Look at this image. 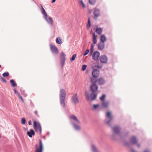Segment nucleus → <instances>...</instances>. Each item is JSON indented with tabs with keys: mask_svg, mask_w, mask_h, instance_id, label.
I'll return each mask as SVG.
<instances>
[{
	"mask_svg": "<svg viewBox=\"0 0 152 152\" xmlns=\"http://www.w3.org/2000/svg\"><path fill=\"white\" fill-rule=\"evenodd\" d=\"M66 97V93L65 90L63 89H61L60 91L59 98L60 104L63 107H65V99Z\"/></svg>",
	"mask_w": 152,
	"mask_h": 152,
	"instance_id": "1",
	"label": "nucleus"
},
{
	"mask_svg": "<svg viewBox=\"0 0 152 152\" xmlns=\"http://www.w3.org/2000/svg\"><path fill=\"white\" fill-rule=\"evenodd\" d=\"M111 138L115 141H118L124 143V137L123 135L121 134H116L112 132Z\"/></svg>",
	"mask_w": 152,
	"mask_h": 152,
	"instance_id": "2",
	"label": "nucleus"
},
{
	"mask_svg": "<svg viewBox=\"0 0 152 152\" xmlns=\"http://www.w3.org/2000/svg\"><path fill=\"white\" fill-rule=\"evenodd\" d=\"M41 6L42 10L41 12L44 15V18L47 21L48 23L51 26H52L53 25V21L52 18L50 17H48V15L46 13L45 9L42 5Z\"/></svg>",
	"mask_w": 152,
	"mask_h": 152,
	"instance_id": "3",
	"label": "nucleus"
},
{
	"mask_svg": "<svg viewBox=\"0 0 152 152\" xmlns=\"http://www.w3.org/2000/svg\"><path fill=\"white\" fill-rule=\"evenodd\" d=\"M106 116L108 119H105L104 120L105 123L108 126H110V124L111 123V121L113 120V117L110 111H109L107 113Z\"/></svg>",
	"mask_w": 152,
	"mask_h": 152,
	"instance_id": "4",
	"label": "nucleus"
},
{
	"mask_svg": "<svg viewBox=\"0 0 152 152\" xmlns=\"http://www.w3.org/2000/svg\"><path fill=\"white\" fill-rule=\"evenodd\" d=\"M110 126H108L111 128V132H114L116 134H121V128L118 125H115L112 126L111 123L110 124Z\"/></svg>",
	"mask_w": 152,
	"mask_h": 152,
	"instance_id": "5",
	"label": "nucleus"
},
{
	"mask_svg": "<svg viewBox=\"0 0 152 152\" xmlns=\"http://www.w3.org/2000/svg\"><path fill=\"white\" fill-rule=\"evenodd\" d=\"M130 143L127 142H125L126 145L128 146L129 148H130V147L131 144L132 145H135L137 144L138 142V140L136 136H133L130 137Z\"/></svg>",
	"mask_w": 152,
	"mask_h": 152,
	"instance_id": "6",
	"label": "nucleus"
},
{
	"mask_svg": "<svg viewBox=\"0 0 152 152\" xmlns=\"http://www.w3.org/2000/svg\"><path fill=\"white\" fill-rule=\"evenodd\" d=\"M66 55L63 52H62L60 54L61 58V63L62 66V67L64 66L66 60Z\"/></svg>",
	"mask_w": 152,
	"mask_h": 152,
	"instance_id": "7",
	"label": "nucleus"
},
{
	"mask_svg": "<svg viewBox=\"0 0 152 152\" xmlns=\"http://www.w3.org/2000/svg\"><path fill=\"white\" fill-rule=\"evenodd\" d=\"M38 141L39 143V148L37 147V145L36 144L35 146L36 148V152H42L43 148V144L40 139H39Z\"/></svg>",
	"mask_w": 152,
	"mask_h": 152,
	"instance_id": "8",
	"label": "nucleus"
},
{
	"mask_svg": "<svg viewBox=\"0 0 152 152\" xmlns=\"http://www.w3.org/2000/svg\"><path fill=\"white\" fill-rule=\"evenodd\" d=\"M99 74V71L97 69H94L92 72V75L95 78L98 77Z\"/></svg>",
	"mask_w": 152,
	"mask_h": 152,
	"instance_id": "9",
	"label": "nucleus"
},
{
	"mask_svg": "<svg viewBox=\"0 0 152 152\" xmlns=\"http://www.w3.org/2000/svg\"><path fill=\"white\" fill-rule=\"evenodd\" d=\"M72 99L73 103L75 104L78 103L79 102V100L77 97V93H75L72 96Z\"/></svg>",
	"mask_w": 152,
	"mask_h": 152,
	"instance_id": "10",
	"label": "nucleus"
},
{
	"mask_svg": "<svg viewBox=\"0 0 152 152\" xmlns=\"http://www.w3.org/2000/svg\"><path fill=\"white\" fill-rule=\"evenodd\" d=\"M50 48L52 52L54 53L58 54V50L55 45H51Z\"/></svg>",
	"mask_w": 152,
	"mask_h": 152,
	"instance_id": "11",
	"label": "nucleus"
},
{
	"mask_svg": "<svg viewBox=\"0 0 152 152\" xmlns=\"http://www.w3.org/2000/svg\"><path fill=\"white\" fill-rule=\"evenodd\" d=\"M100 55L99 53L97 51H95L92 55L93 59L95 60H97L98 59V57Z\"/></svg>",
	"mask_w": 152,
	"mask_h": 152,
	"instance_id": "12",
	"label": "nucleus"
},
{
	"mask_svg": "<svg viewBox=\"0 0 152 152\" xmlns=\"http://www.w3.org/2000/svg\"><path fill=\"white\" fill-rule=\"evenodd\" d=\"M27 135L30 137H32L33 136H34L35 134L34 130L31 129L29 131H27Z\"/></svg>",
	"mask_w": 152,
	"mask_h": 152,
	"instance_id": "13",
	"label": "nucleus"
},
{
	"mask_svg": "<svg viewBox=\"0 0 152 152\" xmlns=\"http://www.w3.org/2000/svg\"><path fill=\"white\" fill-rule=\"evenodd\" d=\"M107 61V58L106 55L102 56L101 57L100 61L101 62L105 63Z\"/></svg>",
	"mask_w": 152,
	"mask_h": 152,
	"instance_id": "14",
	"label": "nucleus"
},
{
	"mask_svg": "<svg viewBox=\"0 0 152 152\" xmlns=\"http://www.w3.org/2000/svg\"><path fill=\"white\" fill-rule=\"evenodd\" d=\"M105 44L104 43L100 42H99L98 45V49L100 50H103L104 48Z\"/></svg>",
	"mask_w": 152,
	"mask_h": 152,
	"instance_id": "15",
	"label": "nucleus"
},
{
	"mask_svg": "<svg viewBox=\"0 0 152 152\" xmlns=\"http://www.w3.org/2000/svg\"><path fill=\"white\" fill-rule=\"evenodd\" d=\"M96 83L99 85H103L105 83V80L103 78H100L96 80Z\"/></svg>",
	"mask_w": 152,
	"mask_h": 152,
	"instance_id": "16",
	"label": "nucleus"
},
{
	"mask_svg": "<svg viewBox=\"0 0 152 152\" xmlns=\"http://www.w3.org/2000/svg\"><path fill=\"white\" fill-rule=\"evenodd\" d=\"M98 86H90V89L92 93H95L98 90Z\"/></svg>",
	"mask_w": 152,
	"mask_h": 152,
	"instance_id": "17",
	"label": "nucleus"
},
{
	"mask_svg": "<svg viewBox=\"0 0 152 152\" xmlns=\"http://www.w3.org/2000/svg\"><path fill=\"white\" fill-rule=\"evenodd\" d=\"M109 105V103L108 101H103L102 102V106L104 108L108 107Z\"/></svg>",
	"mask_w": 152,
	"mask_h": 152,
	"instance_id": "18",
	"label": "nucleus"
},
{
	"mask_svg": "<svg viewBox=\"0 0 152 152\" xmlns=\"http://www.w3.org/2000/svg\"><path fill=\"white\" fill-rule=\"evenodd\" d=\"M35 126L36 128H39L41 127V126L39 122H37L33 120V127L34 128Z\"/></svg>",
	"mask_w": 152,
	"mask_h": 152,
	"instance_id": "19",
	"label": "nucleus"
},
{
	"mask_svg": "<svg viewBox=\"0 0 152 152\" xmlns=\"http://www.w3.org/2000/svg\"><path fill=\"white\" fill-rule=\"evenodd\" d=\"M70 118L75 121L78 123L80 124V123L77 118L74 115H71L70 117Z\"/></svg>",
	"mask_w": 152,
	"mask_h": 152,
	"instance_id": "20",
	"label": "nucleus"
},
{
	"mask_svg": "<svg viewBox=\"0 0 152 152\" xmlns=\"http://www.w3.org/2000/svg\"><path fill=\"white\" fill-rule=\"evenodd\" d=\"M94 15L96 17H97L99 16L100 15V12L99 10L97 9H95L94 12Z\"/></svg>",
	"mask_w": 152,
	"mask_h": 152,
	"instance_id": "21",
	"label": "nucleus"
},
{
	"mask_svg": "<svg viewBox=\"0 0 152 152\" xmlns=\"http://www.w3.org/2000/svg\"><path fill=\"white\" fill-rule=\"evenodd\" d=\"M103 29L101 28H97L96 29L95 31L98 34H101L102 32Z\"/></svg>",
	"mask_w": 152,
	"mask_h": 152,
	"instance_id": "22",
	"label": "nucleus"
},
{
	"mask_svg": "<svg viewBox=\"0 0 152 152\" xmlns=\"http://www.w3.org/2000/svg\"><path fill=\"white\" fill-rule=\"evenodd\" d=\"M72 124L73 125V127L75 130H79L80 129V128L78 125L76 124L74 122L72 123Z\"/></svg>",
	"mask_w": 152,
	"mask_h": 152,
	"instance_id": "23",
	"label": "nucleus"
},
{
	"mask_svg": "<svg viewBox=\"0 0 152 152\" xmlns=\"http://www.w3.org/2000/svg\"><path fill=\"white\" fill-rule=\"evenodd\" d=\"M95 77H91L90 78V81L92 83V84L91 86H96V82Z\"/></svg>",
	"mask_w": 152,
	"mask_h": 152,
	"instance_id": "24",
	"label": "nucleus"
},
{
	"mask_svg": "<svg viewBox=\"0 0 152 152\" xmlns=\"http://www.w3.org/2000/svg\"><path fill=\"white\" fill-rule=\"evenodd\" d=\"M106 38L104 35H102L101 36L100 40L101 42L104 43V42L106 40Z\"/></svg>",
	"mask_w": 152,
	"mask_h": 152,
	"instance_id": "25",
	"label": "nucleus"
},
{
	"mask_svg": "<svg viewBox=\"0 0 152 152\" xmlns=\"http://www.w3.org/2000/svg\"><path fill=\"white\" fill-rule=\"evenodd\" d=\"M91 150L92 152H99L97 149L94 145L91 146Z\"/></svg>",
	"mask_w": 152,
	"mask_h": 152,
	"instance_id": "26",
	"label": "nucleus"
},
{
	"mask_svg": "<svg viewBox=\"0 0 152 152\" xmlns=\"http://www.w3.org/2000/svg\"><path fill=\"white\" fill-rule=\"evenodd\" d=\"M91 150L92 152H99L97 149L94 145L91 146Z\"/></svg>",
	"mask_w": 152,
	"mask_h": 152,
	"instance_id": "27",
	"label": "nucleus"
},
{
	"mask_svg": "<svg viewBox=\"0 0 152 152\" xmlns=\"http://www.w3.org/2000/svg\"><path fill=\"white\" fill-rule=\"evenodd\" d=\"M93 43L94 44H95L97 42V39L95 33H94L93 34Z\"/></svg>",
	"mask_w": 152,
	"mask_h": 152,
	"instance_id": "28",
	"label": "nucleus"
},
{
	"mask_svg": "<svg viewBox=\"0 0 152 152\" xmlns=\"http://www.w3.org/2000/svg\"><path fill=\"white\" fill-rule=\"evenodd\" d=\"M91 100H94L97 97V94H95V93H92L91 94Z\"/></svg>",
	"mask_w": 152,
	"mask_h": 152,
	"instance_id": "29",
	"label": "nucleus"
},
{
	"mask_svg": "<svg viewBox=\"0 0 152 152\" xmlns=\"http://www.w3.org/2000/svg\"><path fill=\"white\" fill-rule=\"evenodd\" d=\"M106 97V95L105 94H103L102 96L100 97V100L102 102L104 101V100Z\"/></svg>",
	"mask_w": 152,
	"mask_h": 152,
	"instance_id": "30",
	"label": "nucleus"
},
{
	"mask_svg": "<svg viewBox=\"0 0 152 152\" xmlns=\"http://www.w3.org/2000/svg\"><path fill=\"white\" fill-rule=\"evenodd\" d=\"M56 42L58 44H61L62 43L61 40L60 38H57L56 39Z\"/></svg>",
	"mask_w": 152,
	"mask_h": 152,
	"instance_id": "31",
	"label": "nucleus"
},
{
	"mask_svg": "<svg viewBox=\"0 0 152 152\" xmlns=\"http://www.w3.org/2000/svg\"><path fill=\"white\" fill-rule=\"evenodd\" d=\"M94 45L93 44H92L91 45V48H90V54H91V55L94 51Z\"/></svg>",
	"mask_w": 152,
	"mask_h": 152,
	"instance_id": "32",
	"label": "nucleus"
},
{
	"mask_svg": "<svg viewBox=\"0 0 152 152\" xmlns=\"http://www.w3.org/2000/svg\"><path fill=\"white\" fill-rule=\"evenodd\" d=\"M10 82L11 84V86H16L17 84L13 79L11 80Z\"/></svg>",
	"mask_w": 152,
	"mask_h": 152,
	"instance_id": "33",
	"label": "nucleus"
},
{
	"mask_svg": "<svg viewBox=\"0 0 152 152\" xmlns=\"http://www.w3.org/2000/svg\"><path fill=\"white\" fill-rule=\"evenodd\" d=\"M26 120L24 118H23L21 120V123L22 124L24 125L26 124Z\"/></svg>",
	"mask_w": 152,
	"mask_h": 152,
	"instance_id": "34",
	"label": "nucleus"
},
{
	"mask_svg": "<svg viewBox=\"0 0 152 152\" xmlns=\"http://www.w3.org/2000/svg\"><path fill=\"white\" fill-rule=\"evenodd\" d=\"M99 106V104H94L93 105V108L94 110H96Z\"/></svg>",
	"mask_w": 152,
	"mask_h": 152,
	"instance_id": "35",
	"label": "nucleus"
},
{
	"mask_svg": "<svg viewBox=\"0 0 152 152\" xmlns=\"http://www.w3.org/2000/svg\"><path fill=\"white\" fill-rule=\"evenodd\" d=\"M89 3L91 5H94L96 2L95 0H89Z\"/></svg>",
	"mask_w": 152,
	"mask_h": 152,
	"instance_id": "36",
	"label": "nucleus"
},
{
	"mask_svg": "<svg viewBox=\"0 0 152 152\" xmlns=\"http://www.w3.org/2000/svg\"><path fill=\"white\" fill-rule=\"evenodd\" d=\"M91 25V20L89 17L88 18V23L87 25V27L89 28Z\"/></svg>",
	"mask_w": 152,
	"mask_h": 152,
	"instance_id": "37",
	"label": "nucleus"
},
{
	"mask_svg": "<svg viewBox=\"0 0 152 152\" xmlns=\"http://www.w3.org/2000/svg\"><path fill=\"white\" fill-rule=\"evenodd\" d=\"M76 56L75 54H74L73 55L72 57L70 59V61H74L75 59V58L76 57Z\"/></svg>",
	"mask_w": 152,
	"mask_h": 152,
	"instance_id": "38",
	"label": "nucleus"
},
{
	"mask_svg": "<svg viewBox=\"0 0 152 152\" xmlns=\"http://www.w3.org/2000/svg\"><path fill=\"white\" fill-rule=\"evenodd\" d=\"M9 75V74L8 72H4L2 75L4 77L8 76Z\"/></svg>",
	"mask_w": 152,
	"mask_h": 152,
	"instance_id": "39",
	"label": "nucleus"
},
{
	"mask_svg": "<svg viewBox=\"0 0 152 152\" xmlns=\"http://www.w3.org/2000/svg\"><path fill=\"white\" fill-rule=\"evenodd\" d=\"M87 66L86 65H83L82 66V70L83 71L85 70Z\"/></svg>",
	"mask_w": 152,
	"mask_h": 152,
	"instance_id": "40",
	"label": "nucleus"
},
{
	"mask_svg": "<svg viewBox=\"0 0 152 152\" xmlns=\"http://www.w3.org/2000/svg\"><path fill=\"white\" fill-rule=\"evenodd\" d=\"M89 50L88 49H87L86 51L84 52L83 54L84 56L86 55L89 52Z\"/></svg>",
	"mask_w": 152,
	"mask_h": 152,
	"instance_id": "41",
	"label": "nucleus"
},
{
	"mask_svg": "<svg viewBox=\"0 0 152 152\" xmlns=\"http://www.w3.org/2000/svg\"><path fill=\"white\" fill-rule=\"evenodd\" d=\"M18 96V97L19 99H20L23 102H24V99L21 96V95L20 94H19V95Z\"/></svg>",
	"mask_w": 152,
	"mask_h": 152,
	"instance_id": "42",
	"label": "nucleus"
},
{
	"mask_svg": "<svg viewBox=\"0 0 152 152\" xmlns=\"http://www.w3.org/2000/svg\"><path fill=\"white\" fill-rule=\"evenodd\" d=\"M85 93L86 94V96L88 99H89L90 98V96H89L88 93H87V91H85Z\"/></svg>",
	"mask_w": 152,
	"mask_h": 152,
	"instance_id": "43",
	"label": "nucleus"
},
{
	"mask_svg": "<svg viewBox=\"0 0 152 152\" xmlns=\"http://www.w3.org/2000/svg\"><path fill=\"white\" fill-rule=\"evenodd\" d=\"M1 81L3 82H6V80L4 78L1 77Z\"/></svg>",
	"mask_w": 152,
	"mask_h": 152,
	"instance_id": "44",
	"label": "nucleus"
},
{
	"mask_svg": "<svg viewBox=\"0 0 152 152\" xmlns=\"http://www.w3.org/2000/svg\"><path fill=\"white\" fill-rule=\"evenodd\" d=\"M13 90L15 93V94H17L18 96L19 95V94H20L18 92H17V90L15 89H14Z\"/></svg>",
	"mask_w": 152,
	"mask_h": 152,
	"instance_id": "45",
	"label": "nucleus"
},
{
	"mask_svg": "<svg viewBox=\"0 0 152 152\" xmlns=\"http://www.w3.org/2000/svg\"><path fill=\"white\" fill-rule=\"evenodd\" d=\"M130 149H131V150L132 152H137L136 151H135V150H134V148H130Z\"/></svg>",
	"mask_w": 152,
	"mask_h": 152,
	"instance_id": "46",
	"label": "nucleus"
},
{
	"mask_svg": "<svg viewBox=\"0 0 152 152\" xmlns=\"http://www.w3.org/2000/svg\"><path fill=\"white\" fill-rule=\"evenodd\" d=\"M80 2L81 4L83 7H85V6L83 2L81 0L80 1Z\"/></svg>",
	"mask_w": 152,
	"mask_h": 152,
	"instance_id": "47",
	"label": "nucleus"
},
{
	"mask_svg": "<svg viewBox=\"0 0 152 152\" xmlns=\"http://www.w3.org/2000/svg\"><path fill=\"white\" fill-rule=\"evenodd\" d=\"M129 133V132L128 131H126V132H124V136H127V135H128Z\"/></svg>",
	"mask_w": 152,
	"mask_h": 152,
	"instance_id": "48",
	"label": "nucleus"
},
{
	"mask_svg": "<svg viewBox=\"0 0 152 152\" xmlns=\"http://www.w3.org/2000/svg\"><path fill=\"white\" fill-rule=\"evenodd\" d=\"M39 134L40 135L41 134L42 131V129L41 127L40 128H39Z\"/></svg>",
	"mask_w": 152,
	"mask_h": 152,
	"instance_id": "49",
	"label": "nucleus"
},
{
	"mask_svg": "<svg viewBox=\"0 0 152 152\" xmlns=\"http://www.w3.org/2000/svg\"><path fill=\"white\" fill-rule=\"evenodd\" d=\"M35 131L36 132H38V129H39L38 128H36V126H35V127H34V128Z\"/></svg>",
	"mask_w": 152,
	"mask_h": 152,
	"instance_id": "50",
	"label": "nucleus"
},
{
	"mask_svg": "<svg viewBox=\"0 0 152 152\" xmlns=\"http://www.w3.org/2000/svg\"><path fill=\"white\" fill-rule=\"evenodd\" d=\"M30 104L31 107H33L34 106V103L31 101L30 102Z\"/></svg>",
	"mask_w": 152,
	"mask_h": 152,
	"instance_id": "51",
	"label": "nucleus"
},
{
	"mask_svg": "<svg viewBox=\"0 0 152 152\" xmlns=\"http://www.w3.org/2000/svg\"><path fill=\"white\" fill-rule=\"evenodd\" d=\"M96 67L99 69H101L102 67V66H101L98 64L97 65Z\"/></svg>",
	"mask_w": 152,
	"mask_h": 152,
	"instance_id": "52",
	"label": "nucleus"
},
{
	"mask_svg": "<svg viewBox=\"0 0 152 152\" xmlns=\"http://www.w3.org/2000/svg\"><path fill=\"white\" fill-rule=\"evenodd\" d=\"M34 114L37 115V117H39V115L37 114V110H35L34 112Z\"/></svg>",
	"mask_w": 152,
	"mask_h": 152,
	"instance_id": "53",
	"label": "nucleus"
},
{
	"mask_svg": "<svg viewBox=\"0 0 152 152\" xmlns=\"http://www.w3.org/2000/svg\"><path fill=\"white\" fill-rule=\"evenodd\" d=\"M137 145V146L138 148H140V144L137 143L136 144Z\"/></svg>",
	"mask_w": 152,
	"mask_h": 152,
	"instance_id": "54",
	"label": "nucleus"
},
{
	"mask_svg": "<svg viewBox=\"0 0 152 152\" xmlns=\"http://www.w3.org/2000/svg\"><path fill=\"white\" fill-rule=\"evenodd\" d=\"M28 124L29 125H31L32 124V123L31 120H30L28 122Z\"/></svg>",
	"mask_w": 152,
	"mask_h": 152,
	"instance_id": "55",
	"label": "nucleus"
},
{
	"mask_svg": "<svg viewBox=\"0 0 152 152\" xmlns=\"http://www.w3.org/2000/svg\"><path fill=\"white\" fill-rule=\"evenodd\" d=\"M143 152H150V151L149 150H145Z\"/></svg>",
	"mask_w": 152,
	"mask_h": 152,
	"instance_id": "56",
	"label": "nucleus"
},
{
	"mask_svg": "<svg viewBox=\"0 0 152 152\" xmlns=\"http://www.w3.org/2000/svg\"><path fill=\"white\" fill-rule=\"evenodd\" d=\"M56 1V0H53L52 1V3H53L54 2H55Z\"/></svg>",
	"mask_w": 152,
	"mask_h": 152,
	"instance_id": "57",
	"label": "nucleus"
},
{
	"mask_svg": "<svg viewBox=\"0 0 152 152\" xmlns=\"http://www.w3.org/2000/svg\"><path fill=\"white\" fill-rule=\"evenodd\" d=\"M102 109V108H100L99 109H98V111H99Z\"/></svg>",
	"mask_w": 152,
	"mask_h": 152,
	"instance_id": "58",
	"label": "nucleus"
},
{
	"mask_svg": "<svg viewBox=\"0 0 152 152\" xmlns=\"http://www.w3.org/2000/svg\"><path fill=\"white\" fill-rule=\"evenodd\" d=\"M43 137L45 139V136H43Z\"/></svg>",
	"mask_w": 152,
	"mask_h": 152,
	"instance_id": "59",
	"label": "nucleus"
},
{
	"mask_svg": "<svg viewBox=\"0 0 152 152\" xmlns=\"http://www.w3.org/2000/svg\"><path fill=\"white\" fill-rule=\"evenodd\" d=\"M27 96V94H25V95H24V96L26 97V96Z\"/></svg>",
	"mask_w": 152,
	"mask_h": 152,
	"instance_id": "60",
	"label": "nucleus"
},
{
	"mask_svg": "<svg viewBox=\"0 0 152 152\" xmlns=\"http://www.w3.org/2000/svg\"><path fill=\"white\" fill-rule=\"evenodd\" d=\"M24 129L25 130H26L27 129V128H24Z\"/></svg>",
	"mask_w": 152,
	"mask_h": 152,
	"instance_id": "61",
	"label": "nucleus"
},
{
	"mask_svg": "<svg viewBox=\"0 0 152 152\" xmlns=\"http://www.w3.org/2000/svg\"><path fill=\"white\" fill-rule=\"evenodd\" d=\"M47 134H49V132H48L47 133Z\"/></svg>",
	"mask_w": 152,
	"mask_h": 152,
	"instance_id": "62",
	"label": "nucleus"
},
{
	"mask_svg": "<svg viewBox=\"0 0 152 152\" xmlns=\"http://www.w3.org/2000/svg\"><path fill=\"white\" fill-rule=\"evenodd\" d=\"M1 65H0V68H1Z\"/></svg>",
	"mask_w": 152,
	"mask_h": 152,
	"instance_id": "63",
	"label": "nucleus"
},
{
	"mask_svg": "<svg viewBox=\"0 0 152 152\" xmlns=\"http://www.w3.org/2000/svg\"><path fill=\"white\" fill-rule=\"evenodd\" d=\"M13 87H16V86H13Z\"/></svg>",
	"mask_w": 152,
	"mask_h": 152,
	"instance_id": "64",
	"label": "nucleus"
}]
</instances>
